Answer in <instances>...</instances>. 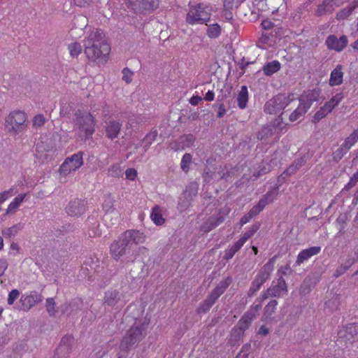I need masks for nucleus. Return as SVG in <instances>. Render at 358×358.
<instances>
[{
  "label": "nucleus",
  "instance_id": "obj_1",
  "mask_svg": "<svg viewBox=\"0 0 358 358\" xmlns=\"http://www.w3.org/2000/svg\"><path fill=\"white\" fill-rule=\"evenodd\" d=\"M85 53L92 59H98L109 54L110 47L104 40L99 36L93 35L85 41Z\"/></svg>",
  "mask_w": 358,
  "mask_h": 358
},
{
  "label": "nucleus",
  "instance_id": "obj_2",
  "mask_svg": "<svg viewBox=\"0 0 358 358\" xmlns=\"http://www.w3.org/2000/svg\"><path fill=\"white\" fill-rule=\"evenodd\" d=\"M210 19V13L206 8L200 5L191 6L187 16V20L191 24L203 23Z\"/></svg>",
  "mask_w": 358,
  "mask_h": 358
},
{
  "label": "nucleus",
  "instance_id": "obj_3",
  "mask_svg": "<svg viewBox=\"0 0 358 358\" xmlns=\"http://www.w3.org/2000/svg\"><path fill=\"white\" fill-rule=\"evenodd\" d=\"M83 164L82 157L80 155H74L66 159L60 168V172L63 175H67L72 171H75L79 169Z\"/></svg>",
  "mask_w": 358,
  "mask_h": 358
},
{
  "label": "nucleus",
  "instance_id": "obj_4",
  "mask_svg": "<svg viewBox=\"0 0 358 358\" xmlns=\"http://www.w3.org/2000/svg\"><path fill=\"white\" fill-rule=\"evenodd\" d=\"M347 43L348 41L345 36L337 38L334 36H330L327 40V47L336 51L342 50L346 46Z\"/></svg>",
  "mask_w": 358,
  "mask_h": 358
},
{
  "label": "nucleus",
  "instance_id": "obj_5",
  "mask_svg": "<svg viewBox=\"0 0 358 358\" xmlns=\"http://www.w3.org/2000/svg\"><path fill=\"white\" fill-rule=\"evenodd\" d=\"M320 250V247H313L309 249L303 250L298 257V261L302 262L304 260L308 259L311 256L318 253Z\"/></svg>",
  "mask_w": 358,
  "mask_h": 358
},
{
  "label": "nucleus",
  "instance_id": "obj_6",
  "mask_svg": "<svg viewBox=\"0 0 358 358\" xmlns=\"http://www.w3.org/2000/svg\"><path fill=\"white\" fill-rule=\"evenodd\" d=\"M342 81L343 73L341 70V67L338 66L331 72L329 82L331 85H340Z\"/></svg>",
  "mask_w": 358,
  "mask_h": 358
},
{
  "label": "nucleus",
  "instance_id": "obj_7",
  "mask_svg": "<svg viewBox=\"0 0 358 358\" xmlns=\"http://www.w3.org/2000/svg\"><path fill=\"white\" fill-rule=\"evenodd\" d=\"M280 69V64L278 61H273L266 64L263 69L264 72L266 75H271Z\"/></svg>",
  "mask_w": 358,
  "mask_h": 358
},
{
  "label": "nucleus",
  "instance_id": "obj_8",
  "mask_svg": "<svg viewBox=\"0 0 358 358\" xmlns=\"http://www.w3.org/2000/svg\"><path fill=\"white\" fill-rule=\"evenodd\" d=\"M26 121V115L22 112H15L10 115V122L14 126L21 125Z\"/></svg>",
  "mask_w": 358,
  "mask_h": 358
},
{
  "label": "nucleus",
  "instance_id": "obj_9",
  "mask_svg": "<svg viewBox=\"0 0 358 358\" xmlns=\"http://www.w3.org/2000/svg\"><path fill=\"white\" fill-rule=\"evenodd\" d=\"M120 126L119 123L111 122L106 128V133L108 137L113 138L116 137L119 133Z\"/></svg>",
  "mask_w": 358,
  "mask_h": 358
},
{
  "label": "nucleus",
  "instance_id": "obj_10",
  "mask_svg": "<svg viewBox=\"0 0 358 358\" xmlns=\"http://www.w3.org/2000/svg\"><path fill=\"white\" fill-rule=\"evenodd\" d=\"M248 93L247 87L243 86L238 94V105L241 108H243L245 107L248 102Z\"/></svg>",
  "mask_w": 358,
  "mask_h": 358
},
{
  "label": "nucleus",
  "instance_id": "obj_11",
  "mask_svg": "<svg viewBox=\"0 0 358 358\" xmlns=\"http://www.w3.org/2000/svg\"><path fill=\"white\" fill-rule=\"evenodd\" d=\"M24 198V195L23 194H20L15 197L14 200L9 204L7 209L8 211L13 212L14 210H15L17 208V207L20 205V203L22 202Z\"/></svg>",
  "mask_w": 358,
  "mask_h": 358
},
{
  "label": "nucleus",
  "instance_id": "obj_12",
  "mask_svg": "<svg viewBox=\"0 0 358 358\" xmlns=\"http://www.w3.org/2000/svg\"><path fill=\"white\" fill-rule=\"evenodd\" d=\"M151 218L156 224H162L164 223L161 210L158 208H155L152 210Z\"/></svg>",
  "mask_w": 358,
  "mask_h": 358
},
{
  "label": "nucleus",
  "instance_id": "obj_13",
  "mask_svg": "<svg viewBox=\"0 0 358 358\" xmlns=\"http://www.w3.org/2000/svg\"><path fill=\"white\" fill-rule=\"evenodd\" d=\"M220 33V27L219 25L214 24L210 25L208 29V34L210 38H216Z\"/></svg>",
  "mask_w": 358,
  "mask_h": 358
},
{
  "label": "nucleus",
  "instance_id": "obj_14",
  "mask_svg": "<svg viewBox=\"0 0 358 358\" xmlns=\"http://www.w3.org/2000/svg\"><path fill=\"white\" fill-rule=\"evenodd\" d=\"M69 52L71 56L76 57L78 56L80 51L81 48L78 43H72L69 45Z\"/></svg>",
  "mask_w": 358,
  "mask_h": 358
},
{
  "label": "nucleus",
  "instance_id": "obj_15",
  "mask_svg": "<svg viewBox=\"0 0 358 358\" xmlns=\"http://www.w3.org/2000/svg\"><path fill=\"white\" fill-rule=\"evenodd\" d=\"M19 296V292L17 289L12 290L9 295L8 299V302L9 304H13L14 301Z\"/></svg>",
  "mask_w": 358,
  "mask_h": 358
},
{
  "label": "nucleus",
  "instance_id": "obj_16",
  "mask_svg": "<svg viewBox=\"0 0 358 358\" xmlns=\"http://www.w3.org/2000/svg\"><path fill=\"white\" fill-rule=\"evenodd\" d=\"M191 156L188 154H186L183 156L182 159V168L183 169H185L188 166V164L191 162Z\"/></svg>",
  "mask_w": 358,
  "mask_h": 358
},
{
  "label": "nucleus",
  "instance_id": "obj_17",
  "mask_svg": "<svg viewBox=\"0 0 358 358\" xmlns=\"http://www.w3.org/2000/svg\"><path fill=\"white\" fill-rule=\"evenodd\" d=\"M136 171L133 169H128L126 171V177L129 180H134L136 178Z\"/></svg>",
  "mask_w": 358,
  "mask_h": 358
},
{
  "label": "nucleus",
  "instance_id": "obj_18",
  "mask_svg": "<svg viewBox=\"0 0 358 358\" xmlns=\"http://www.w3.org/2000/svg\"><path fill=\"white\" fill-rule=\"evenodd\" d=\"M201 100V98L199 96H193L189 99V103L195 106L197 105Z\"/></svg>",
  "mask_w": 358,
  "mask_h": 358
},
{
  "label": "nucleus",
  "instance_id": "obj_19",
  "mask_svg": "<svg viewBox=\"0 0 358 358\" xmlns=\"http://www.w3.org/2000/svg\"><path fill=\"white\" fill-rule=\"evenodd\" d=\"M123 73H124V79L127 82H129L131 78L132 73L128 69H124L123 71Z\"/></svg>",
  "mask_w": 358,
  "mask_h": 358
},
{
  "label": "nucleus",
  "instance_id": "obj_20",
  "mask_svg": "<svg viewBox=\"0 0 358 358\" xmlns=\"http://www.w3.org/2000/svg\"><path fill=\"white\" fill-rule=\"evenodd\" d=\"M34 122L35 124L41 125L44 122V118L42 115H37L35 117Z\"/></svg>",
  "mask_w": 358,
  "mask_h": 358
},
{
  "label": "nucleus",
  "instance_id": "obj_21",
  "mask_svg": "<svg viewBox=\"0 0 358 358\" xmlns=\"http://www.w3.org/2000/svg\"><path fill=\"white\" fill-rule=\"evenodd\" d=\"M214 92L213 91H208L206 94L205 99L206 100L210 101L214 99Z\"/></svg>",
  "mask_w": 358,
  "mask_h": 358
},
{
  "label": "nucleus",
  "instance_id": "obj_22",
  "mask_svg": "<svg viewBox=\"0 0 358 358\" xmlns=\"http://www.w3.org/2000/svg\"><path fill=\"white\" fill-rule=\"evenodd\" d=\"M10 197L8 192H3L0 194V203L6 201Z\"/></svg>",
  "mask_w": 358,
  "mask_h": 358
},
{
  "label": "nucleus",
  "instance_id": "obj_23",
  "mask_svg": "<svg viewBox=\"0 0 358 358\" xmlns=\"http://www.w3.org/2000/svg\"><path fill=\"white\" fill-rule=\"evenodd\" d=\"M338 101H339V100H338H338H336V101H335V100L333 99L331 100V102L333 103L332 106H325V107H326V108H327V112H330V111L331 110L332 108H333L334 106L337 105V103H338Z\"/></svg>",
  "mask_w": 358,
  "mask_h": 358
},
{
  "label": "nucleus",
  "instance_id": "obj_24",
  "mask_svg": "<svg viewBox=\"0 0 358 358\" xmlns=\"http://www.w3.org/2000/svg\"><path fill=\"white\" fill-rule=\"evenodd\" d=\"M54 301L52 300L48 301V310L50 311V309L54 306Z\"/></svg>",
  "mask_w": 358,
  "mask_h": 358
},
{
  "label": "nucleus",
  "instance_id": "obj_25",
  "mask_svg": "<svg viewBox=\"0 0 358 358\" xmlns=\"http://www.w3.org/2000/svg\"><path fill=\"white\" fill-rule=\"evenodd\" d=\"M88 0H74L75 3L79 6L85 4Z\"/></svg>",
  "mask_w": 358,
  "mask_h": 358
},
{
  "label": "nucleus",
  "instance_id": "obj_26",
  "mask_svg": "<svg viewBox=\"0 0 358 358\" xmlns=\"http://www.w3.org/2000/svg\"><path fill=\"white\" fill-rule=\"evenodd\" d=\"M353 48L358 50V40L355 43Z\"/></svg>",
  "mask_w": 358,
  "mask_h": 358
},
{
  "label": "nucleus",
  "instance_id": "obj_27",
  "mask_svg": "<svg viewBox=\"0 0 358 358\" xmlns=\"http://www.w3.org/2000/svg\"><path fill=\"white\" fill-rule=\"evenodd\" d=\"M3 239L0 237V250L3 248Z\"/></svg>",
  "mask_w": 358,
  "mask_h": 358
},
{
  "label": "nucleus",
  "instance_id": "obj_28",
  "mask_svg": "<svg viewBox=\"0 0 358 358\" xmlns=\"http://www.w3.org/2000/svg\"><path fill=\"white\" fill-rule=\"evenodd\" d=\"M253 250H254V251H255V254H256V253H257V248H255V247H253Z\"/></svg>",
  "mask_w": 358,
  "mask_h": 358
},
{
  "label": "nucleus",
  "instance_id": "obj_29",
  "mask_svg": "<svg viewBox=\"0 0 358 358\" xmlns=\"http://www.w3.org/2000/svg\"><path fill=\"white\" fill-rule=\"evenodd\" d=\"M90 121L92 122V124H93V123H94L93 120L90 119Z\"/></svg>",
  "mask_w": 358,
  "mask_h": 358
},
{
  "label": "nucleus",
  "instance_id": "obj_30",
  "mask_svg": "<svg viewBox=\"0 0 358 358\" xmlns=\"http://www.w3.org/2000/svg\"><path fill=\"white\" fill-rule=\"evenodd\" d=\"M2 313V309L0 308V315H1Z\"/></svg>",
  "mask_w": 358,
  "mask_h": 358
}]
</instances>
